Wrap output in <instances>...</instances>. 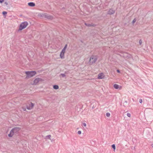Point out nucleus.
Returning <instances> with one entry per match:
<instances>
[{
	"instance_id": "obj_11",
	"label": "nucleus",
	"mask_w": 153,
	"mask_h": 153,
	"mask_svg": "<svg viewBox=\"0 0 153 153\" xmlns=\"http://www.w3.org/2000/svg\"><path fill=\"white\" fill-rule=\"evenodd\" d=\"M104 76L103 73H100L98 76V78L99 79H102L104 78Z\"/></svg>"
},
{
	"instance_id": "obj_8",
	"label": "nucleus",
	"mask_w": 153,
	"mask_h": 153,
	"mask_svg": "<svg viewBox=\"0 0 153 153\" xmlns=\"http://www.w3.org/2000/svg\"><path fill=\"white\" fill-rule=\"evenodd\" d=\"M85 25L87 27H95L97 26V25L93 24L92 23H91V24L87 23L86 22H85L84 23Z\"/></svg>"
},
{
	"instance_id": "obj_30",
	"label": "nucleus",
	"mask_w": 153,
	"mask_h": 153,
	"mask_svg": "<svg viewBox=\"0 0 153 153\" xmlns=\"http://www.w3.org/2000/svg\"><path fill=\"white\" fill-rule=\"evenodd\" d=\"M127 116L129 117H130L131 116V114L129 113H127Z\"/></svg>"
},
{
	"instance_id": "obj_6",
	"label": "nucleus",
	"mask_w": 153,
	"mask_h": 153,
	"mask_svg": "<svg viewBox=\"0 0 153 153\" xmlns=\"http://www.w3.org/2000/svg\"><path fill=\"white\" fill-rule=\"evenodd\" d=\"M42 78H38L35 79L33 81V85H36L40 81H42Z\"/></svg>"
},
{
	"instance_id": "obj_13",
	"label": "nucleus",
	"mask_w": 153,
	"mask_h": 153,
	"mask_svg": "<svg viewBox=\"0 0 153 153\" xmlns=\"http://www.w3.org/2000/svg\"><path fill=\"white\" fill-rule=\"evenodd\" d=\"M14 134H15L14 132L13 131L11 130L10 131V133L8 134V136L10 137H11L13 136Z\"/></svg>"
},
{
	"instance_id": "obj_22",
	"label": "nucleus",
	"mask_w": 153,
	"mask_h": 153,
	"mask_svg": "<svg viewBox=\"0 0 153 153\" xmlns=\"http://www.w3.org/2000/svg\"><path fill=\"white\" fill-rule=\"evenodd\" d=\"M30 106L31 108H32L34 105V104L32 103V102H30Z\"/></svg>"
},
{
	"instance_id": "obj_16",
	"label": "nucleus",
	"mask_w": 153,
	"mask_h": 153,
	"mask_svg": "<svg viewBox=\"0 0 153 153\" xmlns=\"http://www.w3.org/2000/svg\"><path fill=\"white\" fill-rule=\"evenodd\" d=\"M53 88L55 90H57L59 89V87L57 85H54L53 86Z\"/></svg>"
},
{
	"instance_id": "obj_25",
	"label": "nucleus",
	"mask_w": 153,
	"mask_h": 153,
	"mask_svg": "<svg viewBox=\"0 0 153 153\" xmlns=\"http://www.w3.org/2000/svg\"><path fill=\"white\" fill-rule=\"evenodd\" d=\"M65 50L66 49H65V48H63V49L62 50L61 52L65 53Z\"/></svg>"
},
{
	"instance_id": "obj_2",
	"label": "nucleus",
	"mask_w": 153,
	"mask_h": 153,
	"mask_svg": "<svg viewBox=\"0 0 153 153\" xmlns=\"http://www.w3.org/2000/svg\"><path fill=\"white\" fill-rule=\"evenodd\" d=\"M25 73L26 75V78L28 79L35 75L36 72L35 71H26L25 72Z\"/></svg>"
},
{
	"instance_id": "obj_15",
	"label": "nucleus",
	"mask_w": 153,
	"mask_h": 153,
	"mask_svg": "<svg viewBox=\"0 0 153 153\" xmlns=\"http://www.w3.org/2000/svg\"><path fill=\"white\" fill-rule=\"evenodd\" d=\"M7 13V12L5 11H4L2 12V14L4 18H6Z\"/></svg>"
},
{
	"instance_id": "obj_38",
	"label": "nucleus",
	"mask_w": 153,
	"mask_h": 153,
	"mask_svg": "<svg viewBox=\"0 0 153 153\" xmlns=\"http://www.w3.org/2000/svg\"><path fill=\"white\" fill-rule=\"evenodd\" d=\"M126 23H125V25H126Z\"/></svg>"
},
{
	"instance_id": "obj_14",
	"label": "nucleus",
	"mask_w": 153,
	"mask_h": 153,
	"mask_svg": "<svg viewBox=\"0 0 153 153\" xmlns=\"http://www.w3.org/2000/svg\"><path fill=\"white\" fill-rule=\"evenodd\" d=\"M65 53L61 51L60 54V56L61 59H64L65 58L64 56Z\"/></svg>"
},
{
	"instance_id": "obj_37",
	"label": "nucleus",
	"mask_w": 153,
	"mask_h": 153,
	"mask_svg": "<svg viewBox=\"0 0 153 153\" xmlns=\"http://www.w3.org/2000/svg\"><path fill=\"white\" fill-rule=\"evenodd\" d=\"M65 9V8L64 7H63L62 8V10H63Z\"/></svg>"
},
{
	"instance_id": "obj_36",
	"label": "nucleus",
	"mask_w": 153,
	"mask_h": 153,
	"mask_svg": "<svg viewBox=\"0 0 153 153\" xmlns=\"http://www.w3.org/2000/svg\"><path fill=\"white\" fill-rule=\"evenodd\" d=\"M117 71L118 73H120V71L119 69H117Z\"/></svg>"
},
{
	"instance_id": "obj_12",
	"label": "nucleus",
	"mask_w": 153,
	"mask_h": 153,
	"mask_svg": "<svg viewBox=\"0 0 153 153\" xmlns=\"http://www.w3.org/2000/svg\"><path fill=\"white\" fill-rule=\"evenodd\" d=\"M28 5L30 7H34L35 6V4L33 2H30L28 3Z\"/></svg>"
},
{
	"instance_id": "obj_19",
	"label": "nucleus",
	"mask_w": 153,
	"mask_h": 153,
	"mask_svg": "<svg viewBox=\"0 0 153 153\" xmlns=\"http://www.w3.org/2000/svg\"><path fill=\"white\" fill-rule=\"evenodd\" d=\"M62 76V77H64L66 76V75L64 74H61L59 76Z\"/></svg>"
},
{
	"instance_id": "obj_31",
	"label": "nucleus",
	"mask_w": 153,
	"mask_h": 153,
	"mask_svg": "<svg viewBox=\"0 0 153 153\" xmlns=\"http://www.w3.org/2000/svg\"><path fill=\"white\" fill-rule=\"evenodd\" d=\"M67 46H68V45L67 44H66V45H65V46L64 47V48H65V49H66L67 48Z\"/></svg>"
},
{
	"instance_id": "obj_24",
	"label": "nucleus",
	"mask_w": 153,
	"mask_h": 153,
	"mask_svg": "<svg viewBox=\"0 0 153 153\" xmlns=\"http://www.w3.org/2000/svg\"><path fill=\"white\" fill-rule=\"evenodd\" d=\"M106 115L107 117H109L110 116V114L109 113L107 112L106 113Z\"/></svg>"
},
{
	"instance_id": "obj_7",
	"label": "nucleus",
	"mask_w": 153,
	"mask_h": 153,
	"mask_svg": "<svg viewBox=\"0 0 153 153\" xmlns=\"http://www.w3.org/2000/svg\"><path fill=\"white\" fill-rule=\"evenodd\" d=\"M21 129V128L19 127H15L13 128L11 130L14 132V134L17 133Z\"/></svg>"
},
{
	"instance_id": "obj_27",
	"label": "nucleus",
	"mask_w": 153,
	"mask_h": 153,
	"mask_svg": "<svg viewBox=\"0 0 153 153\" xmlns=\"http://www.w3.org/2000/svg\"><path fill=\"white\" fill-rule=\"evenodd\" d=\"M128 102L127 101H125V102L123 103V106L125 107H126L125 105V103H127Z\"/></svg>"
},
{
	"instance_id": "obj_21",
	"label": "nucleus",
	"mask_w": 153,
	"mask_h": 153,
	"mask_svg": "<svg viewBox=\"0 0 153 153\" xmlns=\"http://www.w3.org/2000/svg\"><path fill=\"white\" fill-rule=\"evenodd\" d=\"M111 147L112 148L114 149V150L115 149L116 146L115 144H113L111 145Z\"/></svg>"
},
{
	"instance_id": "obj_34",
	"label": "nucleus",
	"mask_w": 153,
	"mask_h": 153,
	"mask_svg": "<svg viewBox=\"0 0 153 153\" xmlns=\"http://www.w3.org/2000/svg\"><path fill=\"white\" fill-rule=\"evenodd\" d=\"M4 0H0V3L2 4L4 2Z\"/></svg>"
},
{
	"instance_id": "obj_32",
	"label": "nucleus",
	"mask_w": 153,
	"mask_h": 153,
	"mask_svg": "<svg viewBox=\"0 0 153 153\" xmlns=\"http://www.w3.org/2000/svg\"><path fill=\"white\" fill-rule=\"evenodd\" d=\"M69 73V72L68 71H65L64 74H68Z\"/></svg>"
},
{
	"instance_id": "obj_33",
	"label": "nucleus",
	"mask_w": 153,
	"mask_h": 153,
	"mask_svg": "<svg viewBox=\"0 0 153 153\" xmlns=\"http://www.w3.org/2000/svg\"><path fill=\"white\" fill-rule=\"evenodd\" d=\"M77 133L79 134H81V131H79L77 132Z\"/></svg>"
},
{
	"instance_id": "obj_28",
	"label": "nucleus",
	"mask_w": 153,
	"mask_h": 153,
	"mask_svg": "<svg viewBox=\"0 0 153 153\" xmlns=\"http://www.w3.org/2000/svg\"><path fill=\"white\" fill-rule=\"evenodd\" d=\"M86 126V124L85 123H83L82 124V126L85 127Z\"/></svg>"
},
{
	"instance_id": "obj_18",
	"label": "nucleus",
	"mask_w": 153,
	"mask_h": 153,
	"mask_svg": "<svg viewBox=\"0 0 153 153\" xmlns=\"http://www.w3.org/2000/svg\"><path fill=\"white\" fill-rule=\"evenodd\" d=\"M136 19L135 18H134L133 20V21H132V25H134V24L135 23V22H136Z\"/></svg>"
},
{
	"instance_id": "obj_23",
	"label": "nucleus",
	"mask_w": 153,
	"mask_h": 153,
	"mask_svg": "<svg viewBox=\"0 0 153 153\" xmlns=\"http://www.w3.org/2000/svg\"><path fill=\"white\" fill-rule=\"evenodd\" d=\"M26 107H27V108L28 110H30L31 109H32V108H31V107H30V105L29 106L27 105Z\"/></svg>"
},
{
	"instance_id": "obj_39",
	"label": "nucleus",
	"mask_w": 153,
	"mask_h": 153,
	"mask_svg": "<svg viewBox=\"0 0 153 153\" xmlns=\"http://www.w3.org/2000/svg\"><path fill=\"white\" fill-rule=\"evenodd\" d=\"M152 147L153 148V146H152Z\"/></svg>"
},
{
	"instance_id": "obj_9",
	"label": "nucleus",
	"mask_w": 153,
	"mask_h": 153,
	"mask_svg": "<svg viewBox=\"0 0 153 153\" xmlns=\"http://www.w3.org/2000/svg\"><path fill=\"white\" fill-rule=\"evenodd\" d=\"M46 18L48 20H52L53 19L54 17L53 16L50 15L47 13Z\"/></svg>"
},
{
	"instance_id": "obj_29",
	"label": "nucleus",
	"mask_w": 153,
	"mask_h": 153,
	"mask_svg": "<svg viewBox=\"0 0 153 153\" xmlns=\"http://www.w3.org/2000/svg\"><path fill=\"white\" fill-rule=\"evenodd\" d=\"M139 102L140 103H142L143 102V100L142 99H140L139 100Z\"/></svg>"
},
{
	"instance_id": "obj_1",
	"label": "nucleus",
	"mask_w": 153,
	"mask_h": 153,
	"mask_svg": "<svg viewBox=\"0 0 153 153\" xmlns=\"http://www.w3.org/2000/svg\"><path fill=\"white\" fill-rule=\"evenodd\" d=\"M98 59V56L97 55H92L91 56L88 62L90 65L95 63Z\"/></svg>"
},
{
	"instance_id": "obj_20",
	"label": "nucleus",
	"mask_w": 153,
	"mask_h": 153,
	"mask_svg": "<svg viewBox=\"0 0 153 153\" xmlns=\"http://www.w3.org/2000/svg\"><path fill=\"white\" fill-rule=\"evenodd\" d=\"M51 137V135H48L46 136V138L47 139H50V137Z\"/></svg>"
},
{
	"instance_id": "obj_10",
	"label": "nucleus",
	"mask_w": 153,
	"mask_h": 153,
	"mask_svg": "<svg viewBox=\"0 0 153 153\" xmlns=\"http://www.w3.org/2000/svg\"><path fill=\"white\" fill-rule=\"evenodd\" d=\"M47 13H41L39 14V16L40 17H42L46 18Z\"/></svg>"
},
{
	"instance_id": "obj_5",
	"label": "nucleus",
	"mask_w": 153,
	"mask_h": 153,
	"mask_svg": "<svg viewBox=\"0 0 153 153\" xmlns=\"http://www.w3.org/2000/svg\"><path fill=\"white\" fill-rule=\"evenodd\" d=\"M115 10H113V8H111L107 11V14L109 15H113L115 13Z\"/></svg>"
},
{
	"instance_id": "obj_4",
	"label": "nucleus",
	"mask_w": 153,
	"mask_h": 153,
	"mask_svg": "<svg viewBox=\"0 0 153 153\" xmlns=\"http://www.w3.org/2000/svg\"><path fill=\"white\" fill-rule=\"evenodd\" d=\"M121 56L125 59H128L131 57V55L126 52H124Z\"/></svg>"
},
{
	"instance_id": "obj_3",
	"label": "nucleus",
	"mask_w": 153,
	"mask_h": 153,
	"mask_svg": "<svg viewBox=\"0 0 153 153\" xmlns=\"http://www.w3.org/2000/svg\"><path fill=\"white\" fill-rule=\"evenodd\" d=\"M28 24V22L26 21L22 22L19 26L18 31H21L27 27Z\"/></svg>"
},
{
	"instance_id": "obj_35",
	"label": "nucleus",
	"mask_w": 153,
	"mask_h": 153,
	"mask_svg": "<svg viewBox=\"0 0 153 153\" xmlns=\"http://www.w3.org/2000/svg\"><path fill=\"white\" fill-rule=\"evenodd\" d=\"M4 4H5L6 6H7L8 5V2H5L4 3Z\"/></svg>"
},
{
	"instance_id": "obj_26",
	"label": "nucleus",
	"mask_w": 153,
	"mask_h": 153,
	"mask_svg": "<svg viewBox=\"0 0 153 153\" xmlns=\"http://www.w3.org/2000/svg\"><path fill=\"white\" fill-rule=\"evenodd\" d=\"M142 40L141 39H140L139 41V44L140 45H141L142 43Z\"/></svg>"
},
{
	"instance_id": "obj_17",
	"label": "nucleus",
	"mask_w": 153,
	"mask_h": 153,
	"mask_svg": "<svg viewBox=\"0 0 153 153\" xmlns=\"http://www.w3.org/2000/svg\"><path fill=\"white\" fill-rule=\"evenodd\" d=\"M114 87L116 89H118L119 87V85L117 84H114Z\"/></svg>"
}]
</instances>
